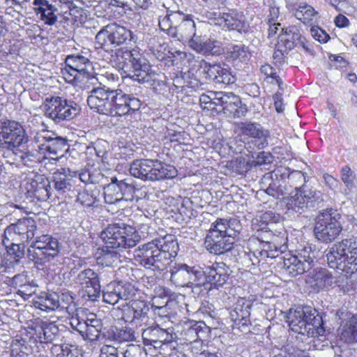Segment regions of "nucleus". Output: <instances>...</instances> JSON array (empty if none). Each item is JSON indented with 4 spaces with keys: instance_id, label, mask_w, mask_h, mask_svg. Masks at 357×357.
<instances>
[{
    "instance_id": "51",
    "label": "nucleus",
    "mask_w": 357,
    "mask_h": 357,
    "mask_svg": "<svg viewBox=\"0 0 357 357\" xmlns=\"http://www.w3.org/2000/svg\"><path fill=\"white\" fill-rule=\"evenodd\" d=\"M223 112L225 114L232 116L234 118H241L245 116L248 112V108L245 104L242 103L238 96V100L231 103L229 106L227 105Z\"/></svg>"
},
{
    "instance_id": "28",
    "label": "nucleus",
    "mask_w": 357,
    "mask_h": 357,
    "mask_svg": "<svg viewBox=\"0 0 357 357\" xmlns=\"http://www.w3.org/2000/svg\"><path fill=\"white\" fill-rule=\"evenodd\" d=\"M236 238L217 236L216 234H207L204 241L206 249L212 254L222 255L233 248Z\"/></svg>"
},
{
    "instance_id": "2",
    "label": "nucleus",
    "mask_w": 357,
    "mask_h": 357,
    "mask_svg": "<svg viewBox=\"0 0 357 357\" xmlns=\"http://www.w3.org/2000/svg\"><path fill=\"white\" fill-rule=\"evenodd\" d=\"M330 268L344 275L357 271V236L335 242L326 255Z\"/></svg>"
},
{
    "instance_id": "6",
    "label": "nucleus",
    "mask_w": 357,
    "mask_h": 357,
    "mask_svg": "<svg viewBox=\"0 0 357 357\" xmlns=\"http://www.w3.org/2000/svg\"><path fill=\"white\" fill-rule=\"evenodd\" d=\"M132 176L144 181L172 178L177 174L175 167L158 160L141 159L133 161L130 167Z\"/></svg>"
},
{
    "instance_id": "43",
    "label": "nucleus",
    "mask_w": 357,
    "mask_h": 357,
    "mask_svg": "<svg viewBox=\"0 0 357 357\" xmlns=\"http://www.w3.org/2000/svg\"><path fill=\"white\" fill-rule=\"evenodd\" d=\"M111 28L109 24L103 26L96 35V48H101L105 52H110L114 50Z\"/></svg>"
},
{
    "instance_id": "49",
    "label": "nucleus",
    "mask_w": 357,
    "mask_h": 357,
    "mask_svg": "<svg viewBox=\"0 0 357 357\" xmlns=\"http://www.w3.org/2000/svg\"><path fill=\"white\" fill-rule=\"evenodd\" d=\"M116 285L120 299L124 301L134 300L137 289L132 284L120 281L116 282Z\"/></svg>"
},
{
    "instance_id": "25",
    "label": "nucleus",
    "mask_w": 357,
    "mask_h": 357,
    "mask_svg": "<svg viewBox=\"0 0 357 357\" xmlns=\"http://www.w3.org/2000/svg\"><path fill=\"white\" fill-rule=\"evenodd\" d=\"M239 128L243 136L250 138V141L248 143L249 148H252L251 144H254L257 149H261L268 145V132L261 125L251 122H241Z\"/></svg>"
},
{
    "instance_id": "22",
    "label": "nucleus",
    "mask_w": 357,
    "mask_h": 357,
    "mask_svg": "<svg viewBox=\"0 0 357 357\" xmlns=\"http://www.w3.org/2000/svg\"><path fill=\"white\" fill-rule=\"evenodd\" d=\"M24 189L30 197H34L38 201L47 200L51 195L50 180L43 174H36L33 178L24 180Z\"/></svg>"
},
{
    "instance_id": "23",
    "label": "nucleus",
    "mask_w": 357,
    "mask_h": 357,
    "mask_svg": "<svg viewBox=\"0 0 357 357\" xmlns=\"http://www.w3.org/2000/svg\"><path fill=\"white\" fill-rule=\"evenodd\" d=\"M154 242L158 247L160 261L162 263L164 270H165L178 255V242L176 237L172 234H167L162 237L155 238Z\"/></svg>"
},
{
    "instance_id": "4",
    "label": "nucleus",
    "mask_w": 357,
    "mask_h": 357,
    "mask_svg": "<svg viewBox=\"0 0 357 357\" xmlns=\"http://www.w3.org/2000/svg\"><path fill=\"white\" fill-rule=\"evenodd\" d=\"M131 178H123L122 176H112L110 181L103 187L105 202L110 205H116L124 208L134 200L137 202L136 187Z\"/></svg>"
},
{
    "instance_id": "38",
    "label": "nucleus",
    "mask_w": 357,
    "mask_h": 357,
    "mask_svg": "<svg viewBox=\"0 0 357 357\" xmlns=\"http://www.w3.org/2000/svg\"><path fill=\"white\" fill-rule=\"evenodd\" d=\"M73 178H78L85 185L98 184L105 178L100 169L93 166L85 167L77 171L72 172Z\"/></svg>"
},
{
    "instance_id": "64",
    "label": "nucleus",
    "mask_w": 357,
    "mask_h": 357,
    "mask_svg": "<svg viewBox=\"0 0 357 357\" xmlns=\"http://www.w3.org/2000/svg\"><path fill=\"white\" fill-rule=\"evenodd\" d=\"M249 56L250 53L248 52V47H245V45H235L233 47L232 57L234 59H238L241 61H245L248 60Z\"/></svg>"
},
{
    "instance_id": "63",
    "label": "nucleus",
    "mask_w": 357,
    "mask_h": 357,
    "mask_svg": "<svg viewBox=\"0 0 357 357\" xmlns=\"http://www.w3.org/2000/svg\"><path fill=\"white\" fill-rule=\"evenodd\" d=\"M192 326L195 330L197 337L202 340L206 337L208 333V327L204 321H190Z\"/></svg>"
},
{
    "instance_id": "5",
    "label": "nucleus",
    "mask_w": 357,
    "mask_h": 357,
    "mask_svg": "<svg viewBox=\"0 0 357 357\" xmlns=\"http://www.w3.org/2000/svg\"><path fill=\"white\" fill-rule=\"evenodd\" d=\"M100 238L107 247L122 250L134 248L141 240L136 228L124 222L109 225L101 232Z\"/></svg>"
},
{
    "instance_id": "16",
    "label": "nucleus",
    "mask_w": 357,
    "mask_h": 357,
    "mask_svg": "<svg viewBox=\"0 0 357 357\" xmlns=\"http://www.w3.org/2000/svg\"><path fill=\"white\" fill-rule=\"evenodd\" d=\"M144 343L147 346L158 347H169L176 350L177 335L173 333L172 328L163 329L159 326L149 327L144 330L142 334Z\"/></svg>"
},
{
    "instance_id": "56",
    "label": "nucleus",
    "mask_w": 357,
    "mask_h": 357,
    "mask_svg": "<svg viewBox=\"0 0 357 357\" xmlns=\"http://www.w3.org/2000/svg\"><path fill=\"white\" fill-rule=\"evenodd\" d=\"M270 225L269 223H267L265 227H263L260 229H257L255 236L256 238L261 243H266L271 241H276L278 239V236H275L271 231V229L268 227Z\"/></svg>"
},
{
    "instance_id": "54",
    "label": "nucleus",
    "mask_w": 357,
    "mask_h": 357,
    "mask_svg": "<svg viewBox=\"0 0 357 357\" xmlns=\"http://www.w3.org/2000/svg\"><path fill=\"white\" fill-rule=\"evenodd\" d=\"M341 179L349 191L356 187V174L348 165L342 167Z\"/></svg>"
},
{
    "instance_id": "33",
    "label": "nucleus",
    "mask_w": 357,
    "mask_h": 357,
    "mask_svg": "<svg viewBox=\"0 0 357 357\" xmlns=\"http://www.w3.org/2000/svg\"><path fill=\"white\" fill-rule=\"evenodd\" d=\"M190 46L197 52L205 55H220L223 52L221 43L215 40H204L201 36L194 37Z\"/></svg>"
},
{
    "instance_id": "58",
    "label": "nucleus",
    "mask_w": 357,
    "mask_h": 357,
    "mask_svg": "<svg viewBox=\"0 0 357 357\" xmlns=\"http://www.w3.org/2000/svg\"><path fill=\"white\" fill-rule=\"evenodd\" d=\"M25 243L11 241L10 245H6L7 251L10 255L14 256V259L18 261L24 255Z\"/></svg>"
},
{
    "instance_id": "27",
    "label": "nucleus",
    "mask_w": 357,
    "mask_h": 357,
    "mask_svg": "<svg viewBox=\"0 0 357 357\" xmlns=\"http://www.w3.org/2000/svg\"><path fill=\"white\" fill-rule=\"evenodd\" d=\"M178 22L175 26V30L173 34V39L178 41H188L192 40L194 37H197L195 33V23L192 19L188 16L178 13Z\"/></svg>"
},
{
    "instance_id": "31",
    "label": "nucleus",
    "mask_w": 357,
    "mask_h": 357,
    "mask_svg": "<svg viewBox=\"0 0 357 357\" xmlns=\"http://www.w3.org/2000/svg\"><path fill=\"white\" fill-rule=\"evenodd\" d=\"M282 31L279 34V43H282L287 49L291 50L296 45H301L306 51L310 52V48L305 45V38L302 36L297 26H291L282 29Z\"/></svg>"
},
{
    "instance_id": "39",
    "label": "nucleus",
    "mask_w": 357,
    "mask_h": 357,
    "mask_svg": "<svg viewBox=\"0 0 357 357\" xmlns=\"http://www.w3.org/2000/svg\"><path fill=\"white\" fill-rule=\"evenodd\" d=\"M123 250L107 247H102L98 255L96 257L97 263L104 266H114L121 262V252ZM123 257L125 256L123 255Z\"/></svg>"
},
{
    "instance_id": "47",
    "label": "nucleus",
    "mask_w": 357,
    "mask_h": 357,
    "mask_svg": "<svg viewBox=\"0 0 357 357\" xmlns=\"http://www.w3.org/2000/svg\"><path fill=\"white\" fill-rule=\"evenodd\" d=\"M112 339L119 343L132 342L136 339L135 332L132 328L127 326L116 328L113 331Z\"/></svg>"
},
{
    "instance_id": "24",
    "label": "nucleus",
    "mask_w": 357,
    "mask_h": 357,
    "mask_svg": "<svg viewBox=\"0 0 357 357\" xmlns=\"http://www.w3.org/2000/svg\"><path fill=\"white\" fill-rule=\"evenodd\" d=\"M66 65L75 70L83 78L86 79V83L98 84L93 63L88 58L79 54L68 55L66 59Z\"/></svg>"
},
{
    "instance_id": "8",
    "label": "nucleus",
    "mask_w": 357,
    "mask_h": 357,
    "mask_svg": "<svg viewBox=\"0 0 357 357\" xmlns=\"http://www.w3.org/2000/svg\"><path fill=\"white\" fill-rule=\"evenodd\" d=\"M340 219V213L333 208L321 212L317 216L314 227L316 238L324 243H330L335 240L342 231Z\"/></svg>"
},
{
    "instance_id": "40",
    "label": "nucleus",
    "mask_w": 357,
    "mask_h": 357,
    "mask_svg": "<svg viewBox=\"0 0 357 357\" xmlns=\"http://www.w3.org/2000/svg\"><path fill=\"white\" fill-rule=\"evenodd\" d=\"M14 153L10 155L6 154V162L13 164L16 158H19L20 161L26 166H32L33 163L38 160V153L34 150H31L28 148H23V149H17L13 151Z\"/></svg>"
},
{
    "instance_id": "59",
    "label": "nucleus",
    "mask_w": 357,
    "mask_h": 357,
    "mask_svg": "<svg viewBox=\"0 0 357 357\" xmlns=\"http://www.w3.org/2000/svg\"><path fill=\"white\" fill-rule=\"evenodd\" d=\"M38 288V285L34 280H31L18 291H16V293L24 300H26L36 293Z\"/></svg>"
},
{
    "instance_id": "14",
    "label": "nucleus",
    "mask_w": 357,
    "mask_h": 357,
    "mask_svg": "<svg viewBox=\"0 0 357 357\" xmlns=\"http://www.w3.org/2000/svg\"><path fill=\"white\" fill-rule=\"evenodd\" d=\"M34 141L40 153L54 155H63L69 149L68 140L54 132L42 130L36 133Z\"/></svg>"
},
{
    "instance_id": "3",
    "label": "nucleus",
    "mask_w": 357,
    "mask_h": 357,
    "mask_svg": "<svg viewBox=\"0 0 357 357\" xmlns=\"http://www.w3.org/2000/svg\"><path fill=\"white\" fill-rule=\"evenodd\" d=\"M291 330L307 337L322 335L325 331L322 315L310 306L290 310L287 316Z\"/></svg>"
},
{
    "instance_id": "29",
    "label": "nucleus",
    "mask_w": 357,
    "mask_h": 357,
    "mask_svg": "<svg viewBox=\"0 0 357 357\" xmlns=\"http://www.w3.org/2000/svg\"><path fill=\"white\" fill-rule=\"evenodd\" d=\"M307 282L314 290L326 289L333 286L335 278L326 268H317L310 273Z\"/></svg>"
},
{
    "instance_id": "41",
    "label": "nucleus",
    "mask_w": 357,
    "mask_h": 357,
    "mask_svg": "<svg viewBox=\"0 0 357 357\" xmlns=\"http://www.w3.org/2000/svg\"><path fill=\"white\" fill-rule=\"evenodd\" d=\"M109 27L111 28L114 50L128 41L134 40L135 36L125 26L116 24H109Z\"/></svg>"
},
{
    "instance_id": "55",
    "label": "nucleus",
    "mask_w": 357,
    "mask_h": 357,
    "mask_svg": "<svg viewBox=\"0 0 357 357\" xmlns=\"http://www.w3.org/2000/svg\"><path fill=\"white\" fill-rule=\"evenodd\" d=\"M77 201L83 206L96 207L98 206L99 199L93 192L83 190L77 194Z\"/></svg>"
},
{
    "instance_id": "10",
    "label": "nucleus",
    "mask_w": 357,
    "mask_h": 357,
    "mask_svg": "<svg viewBox=\"0 0 357 357\" xmlns=\"http://www.w3.org/2000/svg\"><path fill=\"white\" fill-rule=\"evenodd\" d=\"M41 108L44 115L56 123L71 121L81 112L77 103L60 96L47 98Z\"/></svg>"
},
{
    "instance_id": "19",
    "label": "nucleus",
    "mask_w": 357,
    "mask_h": 357,
    "mask_svg": "<svg viewBox=\"0 0 357 357\" xmlns=\"http://www.w3.org/2000/svg\"><path fill=\"white\" fill-rule=\"evenodd\" d=\"M199 72L206 79L212 80L215 84L229 85L236 80L235 75L225 65L211 64L204 60L199 62Z\"/></svg>"
},
{
    "instance_id": "62",
    "label": "nucleus",
    "mask_w": 357,
    "mask_h": 357,
    "mask_svg": "<svg viewBox=\"0 0 357 357\" xmlns=\"http://www.w3.org/2000/svg\"><path fill=\"white\" fill-rule=\"evenodd\" d=\"M288 179L290 183L294 186L296 190V187H300L302 185H306V177L305 174L301 171H293L289 176Z\"/></svg>"
},
{
    "instance_id": "44",
    "label": "nucleus",
    "mask_w": 357,
    "mask_h": 357,
    "mask_svg": "<svg viewBox=\"0 0 357 357\" xmlns=\"http://www.w3.org/2000/svg\"><path fill=\"white\" fill-rule=\"evenodd\" d=\"M266 181H270L268 186L265 190L268 195L278 199L286 193V188L282 184L284 183L283 181L278 179L277 176L274 179L270 176H264L263 182L265 183Z\"/></svg>"
},
{
    "instance_id": "45",
    "label": "nucleus",
    "mask_w": 357,
    "mask_h": 357,
    "mask_svg": "<svg viewBox=\"0 0 357 357\" xmlns=\"http://www.w3.org/2000/svg\"><path fill=\"white\" fill-rule=\"evenodd\" d=\"M130 308L134 314V317L137 320L146 321L148 319V313L149 312V307L147 303L143 300L134 299L130 302Z\"/></svg>"
},
{
    "instance_id": "32",
    "label": "nucleus",
    "mask_w": 357,
    "mask_h": 357,
    "mask_svg": "<svg viewBox=\"0 0 357 357\" xmlns=\"http://www.w3.org/2000/svg\"><path fill=\"white\" fill-rule=\"evenodd\" d=\"M278 265L291 277L303 274L310 270L309 263L301 261L294 255L290 254L286 255L284 257H280Z\"/></svg>"
},
{
    "instance_id": "21",
    "label": "nucleus",
    "mask_w": 357,
    "mask_h": 357,
    "mask_svg": "<svg viewBox=\"0 0 357 357\" xmlns=\"http://www.w3.org/2000/svg\"><path fill=\"white\" fill-rule=\"evenodd\" d=\"M76 282L83 291L82 296L88 301H96L100 296V284L98 274L91 268H86L78 273Z\"/></svg>"
},
{
    "instance_id": "9",
    "label": "nucleus",
    "mask_w": 357,
    "mask_h": 357,
    "mask_svg": "<svg viewBox=\"0 0 357 357\" xmlns=\"http://www.w3.org/2000/svg\"><path fill=\"white\" fill-rule=\"evenodd\" d=\"M61 245L58 239L48 234L36 236L27 249L28 258L39 266H44L58 256Z\"/></svg>"
},
{
    "instance_id": "20",
    "label": "nucleus",
    "mask_w": 357,
    "mask_h": 357,
    "mask_svg": "<svg viewBox=\"0 0 357 357\" xmlns=\"http://www.w3.org/2000/svg\"><path fill=\"white\" fill-rule=\"evenodd\" d=\"M229 268L224 262H215L204 271V278L200 282V288L204 290L219 289L227 281L229 275Z\"/></svg>"
},
{
    "instance_id": "35",
    "label": "nucleus",
    "mask_w": 357,
    "mask_h": 357,
    "mask_svg": "<svg viewBox=\"0 0 357 357\" xmlns=\"http://www.w3.org/2000/svg\"><path fill=\"white\" fill-rule=\"evenodd\" d=\"M33 306L42 311H54L58 308H67L61 305L60 296L55 292H41L33 301Z\"/></svg>"
},
{
    "instance_id": "53",
    "label": "nucleus",
    "mask_w": 357,
    "mask_h": 357,
    "mask_svg": "<svg viewBox=\"0 0 357 357\" xmlns=\"http://www.w3.org/2000/svg\"><path fill=\"white\" fill-rule=\"evenodd\" d=\"M294 255L301 261L309 263L310 269L314 266V252L312 250L310 245H303L302 248L296 250V254Z\"/></svg>"
},
{
    "instance_id": "13",
    "label": "nucleus",
    "mask_w": 357,
    "mask_h": 357,
    "mask_svg": "<svg viewBox=\"0 0 357 357\" xmlns=\"http://www.w3.org/2000/svg\"><path fill=\"white\" fill-rule=\"evenodd\" d=\"M170 280L178 287L200 288V282L204 278L202 268L199 266H190L186 264H175L170 269Z\"/></svg>"
},
{
    "instance_id": "36",
    "label": "nucleus",
    "mask_w": 357,
    "mask_h": 357,
    "mask_svg": "<svg viewBox=\"0 0 357 357\" xmlns=\"http://www.w3.org/2000/svg\"><path fill=\"white\" fill-rule=\"evenodd\" d=\"M73 176L69 169L60 168L52 174L54 188L59 195H63L73 188Z\"/></svg>"
},
{
    "instance_id": "37",
    "label": "nucleus",
    "mask_w": 357,
    "mask_h": 357,
    "mask_svg": "<svg viewBox=\"0 0 357 357\" xmlns=\"http://www.w3.org/2000/svg\"><path fill=\"white\" fill-rule=\"evenodd\" d=\"M220 25L227 27L230 31H237L239 33L246 32L249 27L243 15L224 13L218 20Z\"/></svg>"
},
{
    "instance_id": "26",
    "label": "nucleus",
    "mask_w": 357,
    "mask_h": 357,
    "mask_svg": "<svg viewBox=\"0 0 357 357\" xmlns=\"http://www.w3.org/2000/svg\"><path fill=\"white\" fill-rule=\"evenodd\" d=\"M242 227L238 220L236 218H218L211 224L207 234H216L217 236H225L237 238Z\"/></svg>"
},
{
    "instance_id": "34",
    "label": "nucleus",
    "mask_w": 357,
    "mask_h": 357,
    "mask_svg": "<svg viewBox=\"0 0 357 357\" xmlns=\"http://www.w3.org/2000/svg\"><path fill=\"white\" fill-rule=\"evenodd\" d=\"M33 5L35 13L40 15L45 24L52 26L56 23L58 15L55 4L48 0H33Z\"/></svg>"
},
{
    "instance_id": "1",
    "label": "nucleus",
    "mask_w": 357,
    "mask_h": 357,
    "mask_svg": "<svg viewBox=\"0 0 357 357\" xmlns=\"http://www.w3.org/2000/svg\"><path fill=\"white\" fill-rule=\"evenodd\" d=\"M123 77L129 78L139 84L153 85L158 74L152 68L149 61L138 50L132 49L117 54Z\"/></svg>"
},
{
    "instance_id": "42",
    "label": "nucleus",
    "mask_w": 357,
    "mask_h": 357,
    "mask_svg": "<svg viewBox=\"0 0 357 357\" xmlns=\"http://www.w3.org/2000/svg\"><path fill=\"white\" fill-rule=\"evenodd\" d=\"M112 93V114L111 116H121L128 114L127 102L128 94L121 90L113 89Z\"/></svg>"
},
{
    "instance_id": "7",
    "label": "nucleus",
    "mask_w": 357,
    "mask_h": 357,
    "mask_svg": "<svg viewBox=\"0 0 357 357\" xmlns=\"http://www.w3.org/2000/svg\"><path fill=\"white\" fill-rule=\"evenodd\" d=\"M324 202V195L315 188L302 185L296 188V193L287 199V207L289 213L302 214L310 208L321 207Z\"/></svg>"
},
{
    "instance_id": "57",
    "label": "nucleus",
    "mask_w": 357,
    "mask_h": 357,
    "mask_svg": "<svg viewBox=\"0 0 357 357\" xmlns=\"http://www.w3.org/2000/svg\"><path fill=\"white\" fill-rule=\"evenodd\" d=\"M141 93V89L138 87L135 89V94H128L127 102L128 114L130 112L137 111L140 109L142 102L139 100V95Z\"/></svg>"
},
{
    "instance_id": "52",
    "label": "nucleus",
    "mask_w": 357,
    "mask_h": 357,
    "mask_svg": "<svg viewBox=\"0 0 357 357\" xmlns=\"http://www.w3.org/2000/svg\"><path fill=\"white\" fill-rule=\"evenodd\" d=\"M103 301L110 305L117 303L120 299L116 282H110L102 291Z\"/></svg>"
},
{
    "instance_id": "11",
    "label": "nucleus",
    "mask_w": 357,
    "mask_h": 357,
    "mask_svg": "<svg viewBox=\"0 0 357 357\" xmlns=\"http://www.w3.org/2000/svg\"><path fill=\"white\" fill-rule=\"evenodd\" d=\"M29 141L28 135L21 123L13 120H4L0 126V149L3 156L14 153L15 150Z\"/></svg>"
},
{
    "instance_id": "46",
    "label": "nucleus",
    "mask_w": 357,
    "mask_h": 357,
    "mask_svg": "<svg viewBox=\"0 0 357 357\" xmlns=\"http://www.w3.org/2000/svg\"><path fill=\"white\" fill-rule=\"evenodd\" d=\"M178 13H172L159 20V26L160 29L165 32L172 38H173V34H172V32L174 33L175 26L178 22Z\"/></svg>"
},
{
    "instance_id": "17",
    "label": "nucleus",
    "mask_w": 357,
    "mask_h": 357,
    "mask_svg": "<svg viewBox=\"0 0 357 357\" xmlns=\"http://www.w3.org/2000/svg\"><path fill=\"white\" fill-rule=\"evenodd\" d=\"M252 302L245 298H238L237 301L229 309V319L233 322L232 327L243 333L250 331V319Z\"/></svg>"
},
{
    "instance_id": "18",
    "label": "nucleus",
    "mask_w": 357,
    "mask_h": 357,
    "mask_svg": "<svg viewBox=\"0 0 357 357\" xmlns=\"http://www.w3.org/2000/svg\"><path fill=\"white\" fill-rule=\"evenodd\" d=\"M134 259L139 265L153 271H165L154 240L139 245L134 250Z\"/></svg>"
},
{
    "instance_id": "60",
    "label": "nucleus",
    "mask_w": 357,
    "mask_h": 357,
    "mask_svg": "<svg viewBox=\"0 0 357 357\" xmlns=\"http://www.w3.org/2000/svg\"><path fill=\"white\" fill-rule=\"evenodd\" d=\"M62 74L66 80L69 83L77 84L78 82L84 81V78L75 70L70 68L67 65L62 69Z\"/></svg>"
},
{
    "instance_id": "48",
    "label": "nucleus",
    "mask_w": 357,
    "mask_h": 357,
    "mask_svg": "<svg viewBox=\"0 0 357 357\" xmlns=\"http://www.w3.org/2000/svg\"><path fill=\"white\" fill-rule=\"evenodd\" d=\"M317 15L313 7L307 4L300 5L296 10L294 15L304 24H309L313 17Z\"/></svg>"
},
{
    "instance_id": "61",
    "label": "nucleus",
    "mask_w": 357,
    "mask_h": 357,
    "mask_svg": "<svg viewBox=\"0 0 357 357\" xmlns=\"http://www.w3.org/2000/svg\"><path fill=\"white\" fill-rule=\"evenodd\" d=\"M123 357H146V353L140 345L130 344L123 353Z\"/></svg>"
},
{
    "instance_id": "50",
    "label": "nucleus",
    "mask_w": 357,
    "mask_h": 357,
    "mask_svg": "<svg viewBox=\"0 0 357 357\" xmlns=\"http://www.w3.org/2000/svg\"><path fill=\"white\" fill-rule=\"evenodd\" d=\"M342 335L346 341H357V314L352 316L344 326Z\"/></svg>"
},
{
    "instance_id": "12",
    "label": "nucleus",
    "mask_w": 357,
    "mask_h": 357,
    "mask_svg": "<svg viewBox=\"0 0 357 357\" xmlns=\"http://www.w3.org/2000/svg\"><path fill=\"white\" fill-rule=\"evenodd\" d=\"M84 89L89 94L87 104L91 109L103 115L110 116L112 114L113 89L98 84H86Z\"/></svg>"
},
{
    "instance_id": "30",
    "label": "nucleus",
    "mask_w": 357,
    "mask_h": 357,
    "mask_svg": "<svg viewBox=\"0 0 357 357\" xmlns=\"http://www.w3.org/2000/svg\"><path fill=\"white\" fill-rule=\"evenodd\" d=\"M33 330L40 343H50L59 337V329L54 322L42 320L36 322Z\"/></svg>"
},
{
    "instance_id": "15",
    "label": "nucleus",
    "mask_w": 357,
    "mask_h": 357,
    "mask_svg": "<svg viewBox=\"0 0 357 357\" xmlns=\"http://www.w3.org/2000/svg\"><path fill=\"white\" fill-rule=\"evenodd\" d=\"M36 221L32 218H24L10 224L4 231L3 243L15 241L28 243L32 240L36 231Z\"/></svg>"
}]
</instances>
